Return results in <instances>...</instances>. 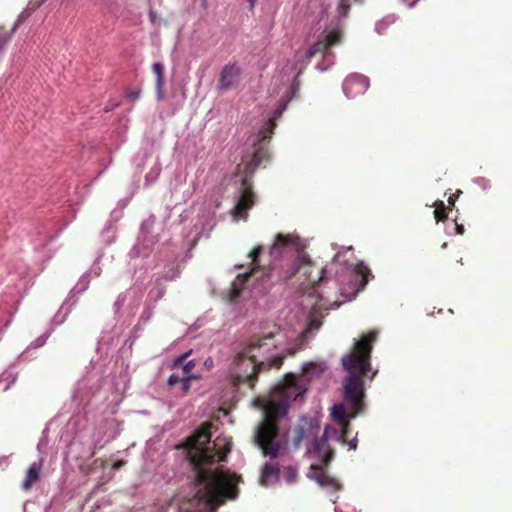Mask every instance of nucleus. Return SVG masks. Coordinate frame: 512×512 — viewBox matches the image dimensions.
<instances>
[{
	"instance_id": "f257e3e1",
	"label": "nucleus",
	"mask_w": 512,
	"mask_h": 512,
	"mask_svg": "<svg viewBox=\"0 0 512 512\" xmlns=\"http://www.w3.org/2000/svg\"><path fill=\"white\" fill-rule=\"evenodd\" d=\"M305 244L298 236L279 233L269 249V264L260 265L263 246H256L248 255L251 269L239 273L224 293V299L231 307L234 318L244 316L256 293L268 290L269 284L285 282L292 278L302 267L309 266L311 260L305 253Z\"/></svg>"
},
{
	"instance_id": "f03ea898",
	"label": "nucleus",
	"mask_w": 512,
	"mask_h": 512,
	"mask_svg": "<svg viewBox=\"0 0 512 512\" xmlns=\"http://www.w3.org/2000/svg\"><path fill=\"white\" fill-rule=\"evenodd\" d=\"M195 459H190L195 466V477L190 483L189 492L182 499L175 498L159 512H215L227 499L237 497L234 479L220 473L196 468L197 464L211 465L214 462L226 461L231 451V442L226 437L205 435V441L196 444Z\"/></svg>"
},
{
	"instance_id": "7ed1b4c3",
	"label": "nucleus",
	"mask_w": 512,
	"mask_h": 512,
	"mask_svg": "<svg viewBox=\"0 0 512 512\" xmlns=\"http://www.w3.org/2000/svg\"><path fill=\"white\" fill-rule=\"evenodd\" d=\"M297 91L298 82L295 79L281 96L278 107L272 112V117L264 119L258 131L256 133H252L247 138L246 146L252 147L253 151L251 160L245 166L246 175L242 180L241 190L237 197L236 205L232 210L233 217L236 221L246 220L248 217L247 211L254 204V195L249 179L253 176L260 164L267 158L268 152L266 150V145L270 141L274 132L276 120L282 116L289 102L295 97Z\"/></svg>"
},
{
	"instance_id": "20e7f679",
	"label": "nucleus",
	"mask_w": 512,
	"mask_h": 512,
	"mask_svg": "<svg viewBox=\"0 0 512 512\" xmlns=\"http://www.w3.org/2000/svg\"><path fill=\"white\" fill-rule=\"evenodd\" d=\"M328 440H334L342 444L346 442L343 435H340L337 428L327 424L324 427L323 435L307 444V451L305 455L316 460L317 463L312 464L308 468L306 477L309 480L314 481L319 487L329 490L328 493L330 500L335 503L338 496L330 491H341L343 486L336 478L330 476L324 471V468L329 466L335 457V451L328 444Z\"/></svg>"
},
{
	"instance_id": "39448f33",
	"label": "nucleus",
	"mask_w": 512,
	"mask_h": 512,
	"mask_svg": "<svg viewBox=\"0 0 512 512\" xmlns=\"http://www.w3.org/2000/svg\"><path fill=\"white\" fill-rule=\"evenodd\" d=\"M342 257L343 253L337 252L332 258V264L341 262L340 267L334 271L335 282L339 286L341 295L352 299L366 286L372 273L363 262L354 265L346 259L341 260Z\"/></svg>"
},
{
	"instance_id": "423d86ee",
	"label": "nucleus",
	"mask_w": 512,
	"mask_h": 512,
	"mask_svg": "<svg viewBox=\"0 0 512 512\" xmlns=\"http://www.w3.org/2000/svg\"><path fill=\"white\" fill-rule=\"evenodd\" d=\"M358 359L356 355L349 354L343 357L342 366L347 372L343 380V399L354 410L352 417L360 413V401L364 396L363 381L356 371Z\"/></svg>"
},
{
	"instance_id": "0eeeda50",
	"label": "nucleus",
	"mask_w": 512,
	"mask_h": 512,
	"mask_svg": "<svg viewBox=\"0 0 512 512\" xmlns=\"http://www.w3.org/2000/svg\"><path fill=\"white\" fill-rule=\"evenodd\" d=\"M281 337L282 334L280 332L276 334L270 332L263 337L254 336L244 348L243 354L255 362L258 356H262L270 364L278 365L281 362V358L278 352L273 353L272 350L278 349L279 338Z\"/></svg>"
},
{
	"instance_id": "6e6552de",
	"label": "nucleus",
	"mask_w": 512,
	"mask_h": 512,
	"mask_svg": "<svg viewBox=\"0 0 512 512\" xmlns=\"http://www.w3.org/2000/svg\"><path fill=\"white\" fill-rule=\"evenodd\" d=\"M141 298V294L134 288H129L120 293L113 304L115 318L124 322L130 321L138 311Z\"/></svg>"
},
{
	"instance_id": "1a4fd4ad",
	"label": "nucleus",
	"mask_w": 512,
	"mask_h": 512,
	"mask_svg": "<svg viewBox=\"0 0 512 512\" xmlns=\"http://www.w3.org/2000/svg\"><path fill=\"white\" fill-rule=\"evenodd\" d=\"M307 390L301 386L295 387V396L292 398L290 395H286L280 399L278 403L270 411V415L268 412H265L266 417H269V423L266 427L267 430H270L271 433H277V424L275 423L276 418L286 419L289 413V410L292 406V403L295 401H299L303 403L305 400Z\"/></svg>"
},
{
	"instance_id": "9d476101",
	"label": "nucleus",
	"mask_w": 512,
	"mask_h": 512,
	"mask_svg": "<svg viewBox=\"0 0 512 512\" xmlns=\"http://www.w3.org/2000/svg\"><path fill=\"white\" fill-rule=\"evenodd\" d=\"M321 414L302 415L295 427V436L293 445L299 447L301 442L306 441V445L319 437Z\"/></svg>"
},
{
	"instance_id": "9b49d317",
	"label": "nucleus",
	"mask_w": 512,
	"mask_h": 512,
	"mask_svg": "<svg viewBox=\"0 0 512 512\" xmlns=\"http://www.w3.org/2000/svg\"><path fill=\"white\" fill-rule=\"evenodd\" d=\"M102 378L97 373H87L77 383L73 392V401L78 405H86L100 391Z\"/></svg>"
},
{
	"instance_id": "f8f14e48",
	"label": "nucleus",
	"mask_w": 512,
	"mask_h": 512,
	"mask_svg": "<svg viewBox=\"0 0 512 512\" xmlns=\"http://www.w3.org/2000/svg\"><path fill=\"white\" fill-rule=\"evenodd\" d=\"M276 434L267 430L264 423H260L256 426L253 435V443L257 446L264 455L269 456L270 459L278 457L280 450L283 448L281 442H276L272 445L270 450H267V440L273 439Z\"/></svg>"
},
{
	"instance_id": "ddd939ff",
	"label": "nucleus",
	"mask_w": 512,
	"mask_h": 512,
	"mask_svg": "<svg viewBox=\"0 0 512 512\" xmlns=\"http://www.w3.org/2000/svg\"><path fill=\"white\" fill-rule=\"evenodd\" d=\"M377 333L371 332L368 336H363L359 340H355L354 349L358 351L359 357L362 358L360 360L358 357V364L356 366V371L360 374V372H366L371 370V363L369 361L370 354L372 352V343L376 340Z\"/></svg>"
},
{
	"instance_id": "4468645a",
	"label": "nucleus",
	"mask_w": 512,
	"mask_h": 512,
	"mask_svg": "<svg viewBox=\"0 0 512 512\" xmlns=\"http://www.w3.org/2000/svg\"><path fill=\"white\" fill-rule=\"evenodd\" d=\"M369 85L368 77L359 73H352L343 81L342 90L348 99H353L363 95L368 90Z\"/></svg>"
},
{
	"instance_id": "2eb2a0df",
	"label": "nucleus",
	"mask_w": 512,
	"mask_h": 512,
	"mask_svg": "<svg viewBox=\"0 0 512 512\" xmlns=\"http://www.w3.org/2000/svg\"><path fill=\"white\" fill-rule=\"evenodd\" d=\"M241 74L242 70L236 63L226 64L220 72L217 89L219 91L232 89L239 82Z\"/></svg>"
},
{
	"instance_id": "dca6fc26",
	"label": "nucleus",
	"mask_w": 512,
	"mask_h": 512,
	"mask_svg": "<svg viewBox=\"0 0 512 512\" xmlns=\"http://www.w3.org/2000/svg\"><path fill=\"white\" fill-rule=\"evenodd\" d=\"M301 309L305 316L307 332H314L322 326V318L324 317L322 306L317 302L313 304L301 303Z\"/></svg>"
},
{
	"instance_id": "f3484780",
	"label": "nucleus",
	"mask_w": 512,
	"mask_h": 512,
	"mask_svg": "<svg viewBox=\"0 0 512 512\" xmlns=\"http://www.w3.org/2000/svg\"><path fill=\"white\" fill-rule=\"evenodd\" d=\"M322 39L318 40L316 43H314L306 52L305 57L306 59H310L313 57L317 52H320L323 50L330 49L332 46L336 45L341 40V34L338 30H329L324 31L322 33Z\"/></svg>"
},
{
	"instance_id": "a211bd4d",
	"label": "nucleus",
	"mask_w": 512,
	"mask_h": 512,
	"mask_svg": "<svg viewBox=\"0 0 512 512\" xmlns=\"http://www.w3.org/2000/svg\"><path fill=\"white\" fill-rule=\"evenodd\" d=\"M333 270L328 266H325L320 271V276L318 281L313 283L311 286L307 287L306 295L310 299L323 300L325 297L324 286L326 283L330 281V276L332 275Z\"/></svg>"
},
{
	"instance_id": "6ab92c4d",
	"label": "nucleus",
	"mask_w": 512,
	"mask_h": 512,
	"mask_svg": "<svg viewBox=\"0 0 512 512\" xmlns=\"http://www.w3.org/2000/svg\"><path fill=\"white\" fill-rule=\"evenodd\" d=\"M76 294H72L70 292V296L63 302L57 313L53 316L51 319V328L53 329L55 327H58L62 325L69 313L71 312L72 307L76 304L77 298H75Z\"/></svg>"
},
{
	"instance_id": "aec40b11",
	"label": "nucleus",
	"mask_w": 512,
	"mask_h": 512,
	"mask_svg": "<svg viewBox=\"0 0 512 512\" xmlns=\"http://www.w3.org/2000/svg\"><path fill=\"white\" fill-rule=\"evenodd\" d=\"M101 271H102L101 267L99 265H97L96 263H94L92 265V267L90 268V270L88 272L84 273L80 277L77 284L71 289V293L72 294H81L84 291H86L89 287L90 275L93 274L95 277H98V276H100Z\"/></svg>"
},
{
	"instance_id": "412c9836",
	"label": "nucleus",
	"mask_w": 512,
	"mask_h": 512,
	"mask_svg": "<svg viewBox=\"0 0 512 512\" xmlns=\"http://www.w3.org/2000/svg\"><path fill=\"white\" fill-rule=\"evenodd\" d=\"M122 217L120 210H113L110 214V219L107 221L105 227L101 232V239L106 244H111L115 237L114 223H116Z\"/></svg>"
},
{
	"instance_id": "4be33fe9",
	"label": "nucleus",
	"mask_w": 512,
	"mask_h": 512,
	"mask_svg": "<svg viewBox=\"0 0 512 512\" xmlns=\"http://www.w3.org/2000/svg\"><path fill=\"white\" fill-rule=\"evenodd\" d=\"M43 465V458L34 462L27 470L25 479L22 483L23 490H29L33 483L37 482L40 478V471Z\"/></svg>"
},
{
	"instance_id": "5701e85b",
	"label": "nucleus",
	"mask_w": 512,
	"mask_h": 512,
	"mask_svg": "<svg viewBox=\"0 0 512 512\" xmlns=\"http://www.w3.org/2000/svg\"><path fill=\"white\" fill-rule=\"evenodd\" d=\"M192 354V350L181 353L171 363L172 368H181L182 374H187L193 371L196 366L195 360H189L188 357Z\"/></svg>"
},
{
	"instance_id": "b1692460",
	"label": "nucleus",
	"mask_w": 512,
	"mask_h": 512,
	"mask_svg": "<svg viewBox=\"0 0 512 512\" xmlns=\"http://www.w3.org/2000/svg\"><path fill=\"white\" fill-rule=\"evenodd\" d=\"M152 71L155 74V90H156V99L158 101L163 100V86H164V66L161 62H154L152 65Z\"/></svg>"
},
{
	"instance_id": "393cba45",
	"label": "nucleus",
	"mask_w": 512,
	"mask_h": 512,
	"mask_svg": "<svg viewBox=\"0 0 512 512\" xmlns=\"http://www.w3.org/2000/svg\"><path fill=\"white\" fill-rule=\"evenodd\" d=\"M347 405L348 404L344 401L341 403L334 404L331 407L330 417L332 418L333 421L337 423H342L347 418H353L352 415L354 413V410L351 408V412L349 414L347 412Z\"/></svg>"
},
{
	"instance_id": "a878e982",
	"label": "nucleus",
	"mask_w": 512,
	"mask_h": 512,
	"mask_svg": "<svg viewBox=\"0 0 512 512\" xmlns=\"http://www.w3.org/2000/svg\"><path fill=\"white\" fill-rule=\"evenodd\" d=\"M154 308L155 305H152L150 303H147L144 307V310L139 318L138 323L133 328V334L134 338L136 339L139 336V333H141L144 330V326L151 320L154 314Z\"/></svg>"
},
{
	"instance_id": "bb28decb",
	"label": "nucleus",
	"mask_w": 512,
	"mask_h": 512,
	"mask_svg": "<svg viewBox=\"0 0 512 512\" xmlns=\"http://www.w3.org/2000/svg\"><path fill=\"white\" fill-rule=\"evenodd\" d=\"M280 477L278 464L265 463L262 468V478L265 483H277Z\"/></svg>"
},
{
	"instance_id": "cd10ccee",
	"label": "nucleus",
	"mask_w": 512,
	"mask_h": 512,
	"mask_svg": "<svg viewBox=\"0 0 512 512\" xmlns=\"http://www.w3.org/2000/svg\"><path fill=\"white\" fill-rule=\"evenodd\" d=\"M52 332H53V329H49L48 331H46L45 333H43L42 335L37 337L34 341H32L26 347V349L18 356L17 361H20L24 357V355L29 353L30 350L38 349V348L44 346L46 341L48 340V338L51 336Z\"/></svg>"
},
{
	"instance_id": "c85d7f7f",
	"label": "nucleus",
	"mask_w": 512,
	"mask_h": 512,
	"mask_svg": "<svg viewBox=\"0 0 512 512\" xmlns=\"http://www.w3.org/2000/svg\"><path fill=\"white\" fill-rule=\"evenodd\" d=\"M302 369L309 378H312L323 373L327 369V364L325 362H306L302 364Z\"/></svg>"
},
{
	"instance_id": "c756f323",
	"label": "nucleus",
	"mask_w": 512,
	"mask_h": 512,
	"mask_svg": "<svg viewBox=\"0 0 512 512\" xmlns=\"http://www.w3.org/2000/svg\"><path fill=\"white\" fill-rule=\"evenodd\" d=\"M397 19V16L395 14L387 15L381 20L377 21L375 24V31L378 34H383L387 27L391 24H393Z\"/></svg>"
},
{
	"instance_id": "7c9ffc66",
	"label": "nucleus",
	"mask_w": 512,
	"mask_h": 512,
	"mask_svg": "<svg viewBox=\"0 0 512 512\" xmlns=\"http://www.w3.org/2000/svg\"><path fill=\"white\" fill-rule=\"evenodd\" d=\"M335 62V55L330 49L323 50V61L317 64V69L320 71H326Z\"/></svg>"
},
{
	"instance_id": "2f4dec72",
	"label": "nucleus",
	"mask_w": 512,
	"mask_h": 512,
	"mask_svg": "<svg viewBox=\"0 0 512 512\" xmlns=\"http://www.w3.org/2000/svg\"><path fill=\"white\" fill-rule=\"evenodd\" d=\"M20 24L21 23H18V21L16 20L9 33L0 35V59L3 56L4 50H5V45L11 40L12 35L16 32V30L18 29Z\"/></svg>"
},
{
	"instance_id": "473e14b6",
	"label": "nucleus",
	"mask_w": 512,
	"mask_h": 512,
	"mask_svg": "<svg viewBox=\"0 0 512 512\" xmlns=\"http://www.w3.org/2000/svg\"><path fill=\"white\" fill-rule=\"evenodd\" d=\"M297 477V467L295 466H287L283 470V478L287 484H292L295 482Z\"/></svg>"
},
{
	"instance_id": "72a5a7b5",
	"label": "nucleus",
	"mask_w": 512,
	"mask_h": 512,
	"mask_svg": "<svg viewBox=\"0 0 512 512\" xmlns=\"http://www.w3.org/2000/svg\"><path fill=\"white\" fill-rule=\"evenodd\" d=\"M18 377L17 373L5 371L0 375V382L7 381L4 390L10 389V387L16 382Z\"/></svg>"
},
{
	"instance_id": "f704fd0d",
	"label": "nucleus",
	"mask_w": 512,
	"mask_h": 512,
	"mask_svg": "<svg viewBox=\"0 0 512 512\" xmlns=\"http://www.w3.org/2000/svg\"><path fill=\"white\" fill-rule=\"evenodd\" d=\"M350 7H351V0H340L338 7H337L339 19H343L348 15Z\"/></svg>"
},
{
	"instance_id": "c9c22d12",
	"label": "nucleus",
	"mask_w": 512,
	"mask_h": 512,
	"mask_svg": "<svg viewBox=\"0 0 512 512\" xmlns=\"http://www.w3.org/2000/svg\"><path fill=\"white\" fill-rule=\"evenodd\" d=\"M142 246L146 249V246L144 245V243L142 244ZM147 255H148L147 251H142L141 242H140V239H138V242L131 248V250L129 252L130 258H136L139 256H147Z\"/></svg>"
},
{
	"instance_id": "e433bc0d",
	"label": "nucleus",
	"mask_w": 512,
	"mask_h": 512,
	"mask_svg": "<svg viewBox=\"0 0 512 512\" xmlns=\"http://www.w3.org/2000/svg\"><path fill=\"white\" fill-rule=\"evenodd\" d=\"M182 380V374L179 375L177 373H173L168 377L167 385L170 389H175L179 386L180 382Z\"/></svg>"
},
{
	"instance_id": "4c0bfd02",
	"label": "nucleus",
	"mask_w": 512,
	"mask_h": 512,
	"mask_svg": "<svg viewBox=\"0 0 512 512\" xmlns=\"http://www.w3.org/2000/svg\"><path fill=\"white\" fill-rule=\"evenodd\" d=\"M104 444L101 443L99 438L93 439L92 444L89 446L87 454L89 457H93L98 449L103 448Z\"/></svg>"
},
{
	"instance_id": "58836bf2",
	"label": "nucleus",
	"mask_w": 512,
	"mask_h": 512,
	"mask_svg": "<svg viewBox=\"0 0 512 512\" xmlns=\"http://www.w3.org/2000/svg\"><path fill=\"white\" fill-rule=\"evenodd\" d=\"M190 377L191 376H185L184 374H182V380L179 384V390L182 394H186L190 390V387H191Z\"/></svg>"
},
{
	"instance_id": "ea45409f",
	"label": "nucleus",
	"mask_w": 512,
	"mask_h": 512,
	"mask_svg": "<svg viewBox=\"0 0 512 512\" xmlns=\"http://www.w3.org/2000/svg\"><path fill=\"white\" fill-rule=\"evenodd\" d=\"M476 185L480 186L483 190H488L490 188V180L485 177H475L472 180Z\"/></svg>"
},
{
	"instance_id": "a19ab883",
	"label": "nucleus",
	"mask_w": 512,
	"mask_h": 512,
	"mask_svg": "<svg viewBox=\"0 0 512 512\" xmlns=\"http://www.w3.org/2000/svg\"><path fill=\"white\" fill-rule=\"evenodd\" d=\"M142 94L141 89L129 90L126 92V98L130 101H137L140 99Z\"/></svg>"
},
{
	"instance_id": "79ce46f5",
	"label": "nucleus",
	"mask_w": 512,
	"mask_h": 512,
	"mask_svg": "<svg viewBox=\"0 0 512 512\" xmlns=\"http://www.w3.org/2000/svg\"><path fill=\"white\" fill-rule=\"evenodd\" d=\"M440 207L442 210H440V208L437 207V209L434 211V216H435L437 223L440 221H443L445 219V215H444L445 205L442 201L440 202Z\"/></svg>"
},
{
	"instance_id": "37998d69",
	"label": "nucleus",
	"mask_w": 512,
	"mask_h": 512,
	"mask_svg": "<svg viewBox=\"0 0 512 512\" xmlns=\"http://www.w3.org/2000/svg\"><path fill=\"white\" fill-rule=\"evenodd\" d=\"M179 273H180L179 269L175 268V269H172L169 272H167L163 277H161V279L174 280L179 276ZM159 280H160V278H157V281H159Z\"/></svg>"
},
{
	"instance_id": "c03bdc74",
	"label": "nucleus",
	"mask_w": 512,
	"mask_h": 512,
	"mask_svg": "<svg viewBox=\"0 0 512 512\" xmlns=\"http://www.w3.org/2000/svg\"><path fill=\"white\" fill-rule=\"evenodd\" d=\"M30 16V13L27 10H23L17 17L18 23H23L28 17Z\"/></svg>"
},
{
	"instance_id": "a18cd8bd",
	"label": "nucleus",
	"mask_w": 512,
	"mask_h": 512,
	"mask_svg": "<svg viewBox=\"0 0 512 512\" xmlns=\"http://www.w3.org/2000/svg\"><path fill=\"white\" fill-rule=\"evenodd\" d=\"M159 171H160V169H157L154 176L151 172L146 174V176H145L146 183L153 182L155 180V178L158 176Z\"/></svg>"
},
{
	"instance_id": "49530a36",
	"label": "nucleus",
	"mask_w": 512,
	"mask_h": 512,
	"mask_svg": "<svg viewBox=\"0 0 512 512\" xmlns=\"http://www.w3.org/2000/svg\"><path fill=\"white\" fill-rule=\"evenodd\" d=\"M358 445V438L355 436L348 442V446L350 450H356Z\"/></svg>"
},
{
	"instance_id": "de8ad7c7",
	"label": "nucleus",
	"mask_w": 512,
	"mask_h": 512,
	"mask_svg": "<svg viewBox=\"0 0 512 512\" xmlns=\"http://www.w3.org/2000/svg\"><path fill=\"white\" fill-rule=\"evenodd\" d=\"M203 365L207 370H210L214 366V361L211 357H208L207 359H205Z\"/></svg>"
},
{
	"instance_id": "09e8293b",
	"label": "nucleus",
	"mask_w": 512,
	"mask_h": 512,
	"mask_svg": "<svg viewBox=\"0 0 512 512\" xmlns=\"http://www.w3.org/2000/svg\"><path fill=\"white\" fill-rule=\"evenodd\" d=\"M164 293H165L164 289L158 288L157 291H156V295H155L154 301L156 302V301L160 300L163 297Z\"/></svg>"
},
{
	"instance_id": "8fccbe9b",
	"label": "nucleus",
	"mask_w": 512,
	"mask_h": 512,
	"mask_svg": "<svg viewBox=\"0 0 512 512\" xmlns=\"http://www.w3.org/2000/svg\"><path fill=\"white\" fill-rule=\"evenodd\" d=\"M195 240L199 239L203 234V227L201 229L198 228V224L195 225Z\"/></svg>"
},
{
	"instance_id": "3c124183",
	"label": "nucleus",
	"mask_w": 512,
	"mask_h": 512,
	"mask_svg": "<svg viewBox=\"0 0 512 512\" xmlns=\"http://www.w3.org/2000/svg\"><path fill=\"white\" fill-rule=\"evenodd\" d=\"M46 444H47V440L45 439V436H42L37 444V450L39 451V453H41V447L43 445L45 446Z\"/></svg>"
},
{
	"instance_id": "603ef678",
	"label": "nucleus",
	"mask_w": 512,
	"mask_h": 512,
	"mask_svg": "<svg viewBox=\"0 0 512 512\" xmlns=\"http://www.w3.org/2000/svg\"><path fill=\"white\" fill-rule=\"evenodd\" d=\"M454 229L457 234H463L464 233V226L462 224L455 223Z\"/></svg>"
},
{
	"instance_id": "864d4df0",
	"label": "nucleus",
	"mask_w": 512,
	"mask_h": 512,
	"mask_svg": "<svg viewBox=\"0 0 512 512\" xmlns=\"http://www.w3.org/2000/svg\"><path fill=\"white\" fill-rule=\"evenodd\" d=\"M185 376H191L190 377V381L191 380H199L201 378V376L199 374H194L193 372H190V373H187V374H184Z\"/></svg>"
},
{
	"instance_id": "5fc2aeb1",
	"label": "nucleus",
	"mask_w": 512,
	"mask_h": 512,
	"mask_svg": "<svg viewBox=\"0 0 512 512\" xmlns=\"http://www.w3.org/2000/svg\"><path fill=\"white\" fill-rule=\"evenodd\" d=\"M403 2H407V6L408 8H413L416 3L419 1V0H402Z\"/></svg>"
},
{
	"instance_id": "6e6d98bb",
	"label": "nucleus",
	"mask_w": 512,
	"mask_h": 512,
	"mask_svg": "<svg viewBox=\"0 0 512 512\" xmlns=\"http://www.w3.org/2000/svg\"><path fill=\"white\" fill-rule=\"evenodd\" d=\"M45 1L46 0H38L37 3L32 7V10H35L38 7H40L41 5H43L45 3Z\"/></svg>"
},
{
	"instance_id": "4d7b16f0",
	"label": "nucleus",
	"mask_w": 512,
	"mask_h": 512,
	"mask_svg": "<svg viewBox=\"0 0 512 512\" xmlns=\"http://www.w3.org/2000/svg\"><path fill=\"white\" fill-rule=\"evenodd\" d=\"M118 104H112V105H106L105 108H104V111L105 112H109L111 110L114 109V107H116Z\"/></svg>"
},
{
	"instance_id": "13d9d810",
	"label": "nucleus",
	"mask_w": 512,
	"mask_h": 512,
	"mask_svg": "<svg viewBox=\"0 0 512 512\" xmlns=\"http://www.w3.org/2000/svg\"><path fill=\"white\" fill-rule=\"evenodd\" d=\"M256 1L257 0H247V2L249 3L251 9L254 7Z\"/></svg>"
},
{
	"instance_id": "bf43d9fd",
	"label": "nucleus",
	"mask_w": 512,
	"mask_h": 512,
	"mask_svg": "<svg viewBox=\"0 0 512 512\" xmlns=\"http://www.w3.org/2000/svg\"><path fill=\"white\" fill-rule=\"evenodd\" d=\"M446 247H447V243H444V244L442 245V248H446Z\"/></svg>"
}]
</instances>
